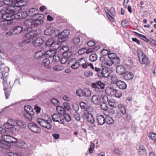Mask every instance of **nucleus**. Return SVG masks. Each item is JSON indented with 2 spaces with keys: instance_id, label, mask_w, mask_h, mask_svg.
I'll use <instances>...</instances> for the list:
<instances>
[{
  "instance_id": "obj_1",
  "label": "nucleus",
  "mask_w": 156,
  "mask_h": 156,
  "mask_svg": "<svg viewBox=\"0 0 156 156\" xmlns=\"http://www.w3.org/2000/svg\"><path fill=\"white\" fill-rule=\"evenodd\" d=\"M24 4L20 5V6H10L7 9H4L2 10L3 16L4 18H8L7 20L12 22V20L15 19H21L25 18L26 14L24 12H20L16 14L14 13L16 11L21 10L23 7Z\"/></svg>"
},
{
  "instance_id": "obj_2",
  "label": "nucleus",
  "mask_w": 156,
  "mask_h": 156,
  "mask_svg": "<svg viewBox=\"0 0 156 156\" xmlns=\"http://www.w3.org/2000/svg\"><path fill=\"white\" fill-rule=\"evenodd\" d=\"M41 30L39 28H37L33 31H25L26 36L24 38V41L27 43L30 42L34 37L37 36L41 32Z\"/></svg>"
},
{
  "instance_id": "obj_3",
  "label": "nucleus",
  "mask_w": 156,
  "mask_h": 156,
  "mask_svg": "<svg viewBox=\"0 0 156 156\" xmlns=\"http://www.w3.org/2000/svg\"><path fill=\"white\" fill-rule=\"evenodd\" d=\"M24 109L23 116L29 121H31L33 119V117L34 115V112L33 108L30 106L27 105L25 106Z\"/></svg>"
},
{
  "instance_id": "obj_4",
  "label": "nucleus",
  "mask_w": 156,
  "mask_h": 156,
  "mask_svg": "<svg viewBox=\"0 0 156 156\" xmlns=\"http://www.w3.org/2000/svg\"><path fill=\"white\" fill-rule=\"evenodd\" d=\"M9 71V68L7 67H5L3 68H0V78L1 79H3L4 81L2 82V83L4 87L5 86L6 84H7L8 87H9L7 84V77H5V76H8V72Z\"/></svg>"
},
{
  "instance_id": "obj_5",
  "label": "nucleus",
  "mask_w": 156,
  "mask_h": 156,
  "mask_svg": "<svg viewBox=\"0 0 156 156\" xmlns=\"http://www.w3.org/2000/svg\"><path fill=\"white\" fill-rule=\"evenodd\" d=\"M37 121L39 125L44 128L50 129L51 128V123L52 121L50 118H48L46 120L41 118H37Z\"/></svg>"
},
{
  "instance_id": "obj_6",
  "label": "nucleus",
  "mask_w": 156,
  "mask_h": 156,
  "mask_svg": "<svg viewBox=\"0 0 156 156\" xmlns=\"http://www.w3.org/2000/svg\"><path fill=\"white\" fill-rule=\"evenodd\" d=\"M24 25L27 27L26 28L24 29V31H33L31 27H35L37 25H35L34 24V20L31 19H28L26 20L24 22Z\"/></svg>"
},
{
  "instance_id": "obj_7",
  "label": "nucleus",
  "mask_w": 156,
  "mask_h": 156,
  "mask_svg": "<svg viewBox=\"0 0 156 156\" xmlns=\"http://www.w3.org/2000/svg\"><path fill=\"white\" fill-rule=\"evenodd\" d=\"M2 10H1V13L2 14V17L4 20H1L0 22V27L2 28V29L4 30H7V26L11 24L12 22L10 21L9 20H7L8 18L5 19L3 17V14L2 12Z\"/></svg>"
},
{
  "instance_id": "obj_8",
  "label": "nucleus",
  "mask_w": 156,
  "mask_h": 156,
  "mask_svg": "<svg viewBox=\"0 0 156 156\" xmlns=\"http://www.w3.org/2000/svg\"><path fill=\"white\" fill-rule=\"evenodd\" d=\"M44 17V15L43 14H39L38 12H37L36 14L35 15L34 19V24L35 25L38 26L43 23V19Z\"/></svg>"
},
{
  "instance_id": "obj_9",
  "label": "nucleus",
  "mask_w": 156,
  "mask_h": 156,
  "mask_svg": "<svg viewBox=\"0 0 156 156\" xmlns=\"http://www.w3.org/2000/svg\"><path fill=\"white\" fill-rule=\"evenodd\" d=\"M37 9L35 8H32L27 9L24 12L26 14V17L29 16L31 17L32 18L34 19L35 15L36 14L37 12H38Z\"/></svg>"
},
{
  "instance_id": "obj_10",
  "label": "nucleus",
  "mask_w": 156,
  "mask_h": 156,
  "mask_svg": "<svg viewBox=\"0 0 156 156\" xmlns=\"http://www.w3.org/2000/svg\"><path fill=\"white\" fill-rule=\"evenodd\" d=\"M28 127L34 133H39L41 131L40 128L37 125L34 123H30L28 124Z\"/></svg>"
},
{
  "instance_id": "obj_11",
  "label": "nucleus",
  "mask_w": 156,
  "mask_h": 156,
  "mask_svg": "<svg viewBox=\"0 0 156 156\" xmlns=\"http://www.w3.org/2000/svg\"><path fill=\"white\" fill-rule=\"evenodd\" d=\"M102 99H103L104 102L101 103V108L102 109L108 113L109 112L108 109V105L105 103L106 102L108 101V98L107 96H104L103 97Z\"/></svg>"
},
{
  "instance_id": "obj_12",
  "label": "nucleus",
  "mask_w": 156,
  "mask_h": 156,
  "mask_svg": "<svg viewBox=\"0 0 156 156\" xmlns=\"http://www.w3.org/2000/svg\"><path fill=\"white\" fill-rule=\"evenodd\" d=\"M84 116L87 121L91 124H94L95 122V119L93 115L89 112H85Z\"/></svg>"
},
{
  "instance_id": "obj_13",
  "label": "nucleus",
  "mask_w": 156,
  "mask_h": 156,
  "mask_svg": "<svg viewBox=\"0 0 156 156\" xmlns=\"http://www.w3.org/2000/svg\"><path fill=\"white\" fill-rule=\"evenodd\" d=\"M12 30L14 33V34H16L23 33L25 32L24 31V30H23V27L20 26L14 27Z\"/></svg>"
},
{
  "instance_id": "obj_14",
  "label": "nucleus",
  "mask_w": 156,
  "mask_h": 156,
  "mask_svg": "<svg viewBox=\"0 0 156 156\" xmlns=\"http://www.w3.org/2000/svg\"><path fill=\"white\" fill-rule=\"evenodd\" d=\"M56 52V50L55 48L51 49L50 51L44 52V56H46V58H51L55 54Z\"/></svg>"
},
{
  "instance_id": "obj_15",
  "label": "nucleus",
  "mask_w": 156,
  "mask_h": 156,
  "mask_svg": "<svg viewBox=\"0 0 156 156\" xmlns=\"http://www.w3.org/2000/svg\"><path fill=\"white\" fill-rule=\"evenodd\" d=\"M97 121L98 124L102 125L105 122V118L103 115H97Z\"/></svg>"
},
{
  "instance_id": "obj_16",
  "label": "nucleus",
  "mask_w": 156,
  "mask_h": 156,
  "mask_svg": "<svg viewBox=\"0 0 156 156\" xmlns=\"http://www.w3.org/2000/svg\"><path fill=\"white\" fill-rule=\"evenodd\" d=\"M13 2L14 6H20V5L24 4L23 7L27 5L28 3L27 2L23 1V0H11Z\"/></svg>"
},
{
  "instance_id": "obj_17",
  "label": "nucleus",
  "mask_w": 156,
  "mask_h": 156,
  "mask_svg": "<svg viewBox=\"0 0 156 156\" xmlns=\"http://www.w3.org/2000/svg\"><path fill=\"white\" fill-rule=\"evenodd\" d=\"M68 63L69 64L73 63L71 65V68L73 69H76L79 67V65L76 59L75 58H72L71 60L69 61Z\"/></svg>"
},
{
  "instance_id": "obj_18",
  "label": "nucleus",
  "mask_w": 156,
  "mask_h": 156,
  "mask_svg": "<svg viewBox=\"0 0 156 156\" xmlns=\"http://www.w3.org/2000/svg\"><path fill=\"white\" fill-rule=\"evenodd\" d=\"M56 42L53 38H50L46 41L45 45L47 47H54L56 45Z\"/></svg>"
},
{
  "instance_id": "obj_19",
  "label": "nucleus",
  "mask_w": 156,
  "mask_h": 156,
  "mask_svg": "<svg viewBox=\"0 0 156 156\" xmlns=\"http://www.w3.org/2000/svg\"><path fill=\"white\" fill-rule=\"evenodd\" d=\"M63 33H60L58 30H57L55 36L58 37V41L59 42H61L63 41H64L66 38L65 35Z\"/></svg>"
},
{
  "instance_id": "obj_20",
  "label": "nucleus",
  "mask_w": 156,
  "mask_h": 156,
  "mask_svg": "<svg viewBox=\"0 0 156 156\" xmlns=\"http://www.w3.org/2000/svg\"><path fill=\"white\" fill-rule=\"evenodd\" d=\"M78 63L79 66H81L82 68L85 69L87 68V63L86 60L84 58H82L78 60Z\"/></svg>"
},
{
  "instance_id": "obj_21",
  "label": "nucleus",
  "mask_w": 156,
  "mask_h": 156,
  "mask_svg": "<svg viewBox=\"0 0 156 156\" xmlns=\"http://www.w3.org/2000/svg\"><path fill=\"white\" fill-rule=\"evenodd\" d=\"M126 71V69L123 66H117L116 67V72L119 75H122L124 74Z\"/></svg>"
},
{
  "instance_id": "obj_22",
  "label": "nucleus",
  "mask_w": 156,
  "mask_h": 156,
  "mask_svg": "<svg viewBox=\"0 0 156 156\" xmlns=\"http://www.w3.org/2000/svg\"><path fill=\"white\" fill-rule=\"evenodd\" d=\"M116 86L120 89L124 90L127 87V85L126 83L122 81L119 80L117 82Z\"/></svg>"
},
{
  "instance_id": "obj_23",
  "label": "nucleus",
  "mask_w": 156,
  "mask_h": 156,
  "mask_svg": "<svg viewBox=\"0 0 156 156\" xmlns=\"http://www.w3.org/2000/svg\"><path fill=\"white\" fill-rule=\"evenodd\" d=\"M108 104L109 106L114 108L118 107L119 104L117 101H115L113 99H110L108 101Z\"/></svg>"
},
{
  "instance_id": "obj_24",
  "label": "nucleus",
  "mask_w": 156,
  "mask_h": 156,
  "mask_svg": "<svg viewBox=\"0 0 156 156\" xmlns=\"http://www.w3.org/2000/svg\"><path fill=\"white\" fill-rule=\"evenodd\" d=\"M44 43V40L41 37H37L33 42L34 45L36 47L39 46Z\"/></svg>"
},
{
  "instance_id": "obj_25",
  "label": "nucleus",
  "mask_w": 156,
  "mask_h": 156,
  "mask_svg": "<svg viewBox=\"0 0 156 156\" xmlns=\"http://www.w3.org/2000/svg\"><path fill=\"white\" fill-rule=\"evenodd\" d=\"M91 101L95 104L98 105L100 103L101 98L97 95H94L92 97Z\"/></svg>"
},
{
  "instance_id": "obj_26",
  "label": "nucleus",
  "mask_w": 156,
  "mask_h": 156,
  "mask_svg": "<svg viewBox=\"0 0 156 156\" xmlns=\"http://www.w3.org/2000/svg\"><path fill=\"white\" fill-rule=\"evenodd\" d=\"M56 30H53L51 28H48L44 31V34L47 35L55 36Z\"/></svg>"
},
{
  "instance_id": "obj_27",
  "label": "nucleus",
  "mask_w": 156,
  "mask_h": 156,
  "mask_svg": "<svg viewBox=\"0 0 156 156\" xmlns=\"http://www.w3.org/2000/svg\"><path fill=\"white\" fill-rule=\"evenodd\" d=\"M44 56V51L41 50L37 51L35 54L34 56L36 59H39Z\"/></svg>"
},
{
  "instance_id": "obj_28",
  "label": "nucleus",
  "mask_w": 156,
  "mask_h": 156,
  "mask_svg": "<svg viewBox=\"0 0 156 156\" xmlns=\"http://www.w3.org/2000/svg\"><path fill=\"white\" fill-rule=\"evenodd\" d=\"M3 2V4H4L5 5H8V6L5 7H4L1 10H4V9H7L8 7L10 6H14V5H13V2L11 0H3V2Z\"/></svg>"
},
{
  "instance_id": "obj_29",
  "label": "nucleus",
  "mask_w": 156,
  "mask_h": 156,
  "mask_svg": "<svg viewBox=\"0 0 156 156\" xmlns=\"http://www.w3.org/2000/svg\"><path fill=\"white\" fill-rule=\"evenodd\" d=\"M62 56H65L67 59H68V62L69 60H71L73 58V53L71 51H69L66 52L62 55Z\"/></svg>"
},
{
  "instance_id": "obj_30",
  "label": "nucleus",
  "mask_w": 156,
  "mask_h": 156,
  "mask_svg": "<svg viewBox=\"0 0 156 156\" xmlns=\"http://www.w3.org/2000/svg\"><path fill=\"white\" fill-rule=\"evenodd\" d=\"M124 74V78L126 80H131L133 77V74L130 72H126Z\"/></svg>"
},
{
  "instance_id": "obj_31",
  "label": "nucleus",
  "mask_w": 156,
  "mask_h": 156,
  "mask_svg": "<svg viewBox=\"0 0 156 156\" xmlns=\"http://www.w3.org/2000/svg\"><path fill=\"white\" fill-rule=\"evenodd\" d=\"M69 47L66 46L59 48L58 49V50L59 51V53L61 54H62V55H63L64 53L69 51Z\"/></svg>"
},
{
  "instance_id": "obj_32",
  "label": "nucleus",
  "mask_w": 156,
  "mask_h": 156,
  "mask_svg": "<svg viewBox=\"0 0 156 156\" xmlns=\"http://www.w3.org/2000/svg\"><path fill=\"white\" fill-rule=\"evenodd\" d=\"M112 93L115 94V97L117 98H120L122 96V93L120 90L117 89H112Z\"/></svg>"
},
{
  "instance_id": "obj_33",
  "label": "nucleus",
  "mask_w": 156,
  "mask_h": 156,
  "mask_svg": "<svg viewBox=\"0 0 156 156\" xmlns=\"http://www.w3.org/2000/svg\"><path fill=\"white\" fill-rule=\"evenodd\" d=\"M110 78V82L112 83H115L116 84L117 82L119 80H118L117 76L115 74L111 75Z\"/></svg>"
},
{
  "instance_id": "obj_34",
  "label": "nucleus",
  "mask_w": 156,
  "mask_h": 156,
  "mask_svg": "<svg viewBox=\"0 0 156 156\" xmlns=\"http://www.w3.org/2000/svg\"><path fill=\"white\" fill-rule=\"evenodd\" d=\"M118 108L120 112L123 114L125 115L126 113V110L125 107L121 104H119Z\"/></svg>"
},
{
  "instance_id": "obj_35",
  "label": "nucleus",
  "mask_w": 156,
  "mask_h": 156,
  "mask_svg": "<svg viewBox=\"0 0 156 156\" xmlns=\"http://www.w3.org/2000/svg\"><path fill=\"white\" fill-rule=\"evenodd\" d=\"M133 33L135 35H138L141 39L146 42H149V39H148L145 36L139 34L136 32L134 31Z\"/></svg>"
},
{
  "instance_id": "obj_36",
  "label": "nucleus",
  "mask_w": 156,
  "mask_h": 156,
  "mask_svg": "<svg viewBox=\"0 0 156 156\" xmlns=\"http://www.w3.org/2000/svg\"><path fill=\"white\" fill-rule=\"evenodd\" d=\"M101 74L102 77L105 78H107L110 76V74L108 71L107 70L104 69H103L101 70Z\"/></svg>"
},
{
  "instance_id": "obj_37",
  "label": "nucleus",
  "mask_w": 156,
  "mask_h": 156,
  "mask_svg": "<svg viewBox=\"0 0 156 156\" xmlns=\"http://www.w3.org/2000/svg\"><path fill=\"white\" fill-rule=\"evenodd\" d=\"M2 138L6 142L8 143H10L11 141V138L12 136L7 135H2Z\"/></svg>"
},
{
  "instance_id": "obj_38",
  "label": "nucleus",
  "mask_w": 156,
  "mask_h": 156,
  "mask_svg": "<svg viewBox=\"0 0 156 156\" xmlns=\"http://www.w3.org/2000/svg\"><path fill=\"white\" fill-rule=\"evenodd\" d=\"M91 95V92L90 90L87 88L83 89V97H89Z\"/></svg>"
},
{
  "instance_id": "obj_39",
  "label": "nucleus",
  "mask_w": 156,
  "mask_h": 156,
  "mask_svg": "<svg viewBox=\"0 0 156 156\" xmlns=\"http://www.w3.org/2000/svg\"><path fill=\"white\" fill-rule=\"evenodd\" d=\"M139 61L141 64H147L149 62V60L147 56L146 55L142 58L141 59H140Z\"/></svg>"
},
{
  "instance_id": "obj_40",
  "label": "nucleus",
  "mask_w": 156,
  "mask_h": 156,
  "mask_svg": "<svg viewBox=\"0 0 156 156\" xmlns=\"http://www.w3.org/2000/svg\"><path fill=\"white\" fill-rule=\"evenodd\" d=\"M91 87L96 92H99L100 91V88L97 84V82L92 83L91 84Z\"/></svg>"
},
{
  "instance_id": "obj_41",
  "label": "nucleus",
  "mask_w": 156,
  "mask_h": 156,
  "mask_svg": "<svg viewBox=\"0 0 156 156\" xmlns=\"http://www.w3.org/2000/svg\"><path fill=\"white\" fill-rule=\"evenodd\" d=\"M105 121L106 123L109 125L113 124L114 122V120L110 117H106Z\"/></svg>"
},
{
  "instance_id": "obj_42",
  "label": "nucleus",
  "mask_w": 156,
  "mask_h": 156,
  "mask_svg": "<svg viewBox=\"0 0 156 156\" xmlns=\"http://www.w3.org/2000/svg\"><path fill=\"white\" fill-rule=\"evenodd\" d=\"M76 94L80 97H83V89H79L76 90Z\"/></svg>"
},
{
  "instance_id": "obj_43",
  "label": "nucleus",
  "mask_w": 156,
  "mask_h": 156,
  "mask_svg": "<svg viewBox=\"0 0 156 156\" xmlns=\"http://www.w3.org/2000/svg\"><path fill=\"white\" fill-rule=\"evenodd\" d=\"M97 55L96 54H92L89 56V59L91 62H94L97 59Z\"/></svg>"
},
{
  "instance_id": "obj_44",
  "label": "nucleus",
  "mask_w": 156,
  "mask_h": 156,
  "mask_svg": "<svg viewBox=\"0 0 156 156\" xmlns=\"http://www.w3.org/2000/svg\"><path fill=\"white\" fill-rule=\"evenodd\" d=\"M63 69V67L60 65L55 66L53 67V69L55 71H60Z\"/></svg>"
},
{
  "instance_id": "obj_45",
  "label": "nucleus",
  "mask_w": 156,
  "mask_h": 156,
  "mask_svg": "<svg viewBox=\"0 0 156 156\" xmlns=\"http://www.w3.org/2000/svg\"><path fill=\"white\" fill-rule=\"evenodd\" d=\"M7 122L12 128L16 125V121L12 119H9Z\"/></svg>"
},
{
  "instance_id": "obj_46",
  "label": "nucleus",
  "mask_w": 156,
  "mask_h": 156,
  "mask_svg": "<svg viewBox=\"0 0 156 156\" xmlns=\"http://www.w3.org/2000/svg\"><path fill=\"white\" fill-rule=\"evenodd\" d=\"M112 62L113 64H114L115 65L119 64L120 63V60L118 57L117 56L114 59H112Z\"/></svg>"
},
{
  "instance_id": "obj_47",
  "label": "nucleus",
  "mask_w": 156,
  "mask_h": 156,
  "mask_svg": "<svg viewBox=\"0 0 156 156\" xmlns=\"http://www.w3.org/2000/svg\"><path fill=\"white\" fill-rule=\"evenodd\" d=\"M63 109L64 112L66 111H69L71 108L69 106V103L67 102H65L63 103Z\"/></svg>"
},
{
  "instance_id": "obj_48",
  "label": "nucleus",
  "mask_w": 156,
  "mask_h": 156,
  "mask_svg": "<svg viewBox=\"0 0 156 156\" xmlns=\"http://www.w3.org/2000/svg\"><path fill=\"white\" fill-rule=\"evenodd\" d=\"M137 51L139 60L140 61V59H141L142 58L144 57L146 55L140 50H138Z\"/></svg>"
},
{
  "instance_id": "obj_49",
  "label": "nucleus",
  "mask_w": 156,
  "mask_h": 156,
  "mask_svg": "<svg viewBox=\"0 0 156 156\" xmlns=\"http://www.w3.org/2000/svg\"><path fill=\"white\" fill-rule=\"evenodd\" d=\"M97 84L98 85L100 89H103L105 88V84L104 83L101 82V81L97 82Z\"/></svg>"
},
{
  "instance_id": "obj_50",
  "label": "nucleus",
  "mask_w": 156,
  "mask_h": 156,
  "mask_svg": "<svg viewBox=\"0 0 156 156\" xmlns=\"http://www.w3.org/2000/svg\"><path fill=\"white\" fill-rule=\"evenodd\" d=\"M84 75L85 77H89L92 76L93 75V73L90 71H87L84 72Z\"/></svg>"
},
{
  "instance_id": "obj_51",
  "label": "nucleus",
  "mask_w": 156,
  "mask_h": 156,
  "mask_svg": "<svg viewBox=\"0 0 156 156\" xmlns=\"http://www.w3.org/2000/svg\"><path fill=\"white\" fill-rule=\"evenodd\" d=\"M86 48H82L80 49L78 52V54L79 55L86 54Z\"/></svg>"
},
{
  "instance_id": "obj_52",
  "label": "nucleus",
  "mask_w": 156,
  "mask_h": 156,
  "mask_svg": "<svg viewBox=\"0 0 156 156\" xmlns=\"http://www.w3.org/2000/svg\"><path fill=\"white\" fill-rule=\"evenodd\" d=\"M148 137L151 140H154V142L156 143L155 141L156 140V134L154 133H150L148 135Z\"/></svg>"
},
{
  "instance_id": "obj_53",
  "label": "nucleus",
  "mask_w": 156,
  "mask_h": 156,
  "mask_svg": "<svg viewBox=\"0 0 156 156\" xmlns=\"http://www.w3.org/2000/svg\"><path fill=\"white\" fill-rule=\"evenodd\" d=\"M80 41V39L79 37H76L73 39L72 41V42L75 44H78Z\"/></svg>"
},
{
  "instance_id": "obj_54",
  "label": "nucleus",
  "mask_w": 156,
  "mask_h": 156,
  "mask_svg": "<svg viewBox=\"0 0 156 156\" xmlns=\"http://www.w3.org/2000/svg\"><path fill=\"white\" fill-rule=\"evenodd\" d=\"M52 120L54 121H58V120L57 119H60V117L59 116L56 114H54L52 115Z\"/></svg>"
},
{
  "instance_id": "obj_55",
  "label": "nucleus",
  "mask_w": 156,
  "mask_h": 156,
  "mask_svg": "<svg viewBox=\"0 0 156 156\" xmlns=\"http://www.w3.org/2000/svg\"><path fill=\"white\" fill-rule=\"evenodd\" d=\"M52 60L53 62H57L60 60L61 59V58L59 56L55 55V54L52 57Z\"/></svg>"
},
{
  "instance_id": "obj_56",
  "label": "nucleus",
  "mask_w": 156,
  "mask_h": 156,
  "mask_svg": "<svg viewBox=\"0 0 156 156\" xmlns=\"http://www.w3.org/2000/svg\"><path fill=\"white\" fill-rule=\"evenodd\" d=\"M105 62V64L109 66H111L113 64L112 60L110 58H109L108 59H107L106 61Z\"/></svg>"
},
{
  "instance_id": "obj_57",
  "label": "nucleus",
  "mask_w": 156,
  "mask_h": 156,
  "mask_svg": "<svg viewBox=\"0 0 156 156\" xmlns=\"http://www.w3.org/2000/svg\"><path fill=\"white\" fill-rule=\"evenodd\" d=\"M108 57L109 58L112 60L117 57V55L114 53H110V52H109L108 55Z\"/></svg>"
},
{
  "instance_id": "obj_58",
  "label": "nucleus",
  "mask_w": 156,
  "mask_h": 156,
  "mask_svg": "<svg viewBox=\"0 0 156 156\" xmlns=\"http://www.w3.org/2000/svg\"><path fill=\"white\" fill-rule=\"evenodd\" d=\"M43 62L45 66H47L50 64V61L48 58H46L43 60Z\"/></svg>"
},
{
  "instance_id": "obj_59",
  "label": "nucleus",
  "mask_w": 156,
  "mask_h": 156,
  "mask_svg": "<svg viewBox=\"0 0 156 156\" xmlns=\"http://www.w3.org/2000/svg\"><path fill=\"white\" fill-rule=\"evenodd\" d=\"M63 108V107L61 106H58L56 108V110L58 113L62 114V112H64Z\"/></svg>"
},
{
  "instance_id": "obj_60",
  "label": "nucleus",
  "mask_w": 156,
  "mask_h": 156,
  "mask_svg": "<svg viewBox=\"0 0 156 156\" xmlns=\"http://www.w3.org/2000/svg\"><path fill=\"white\" fill-rule=\"evenodd\" d=\"M68 59L65 56H62V58L60 60V63L62 64H65L66 63Z\"/></svg>"
},
{
  "instance_id": "obj_61",
  "label": "nucleus",
  "mask_w": 156,
  "mask_h": 156,
  "mask_svg": "<svg viewBox=\"0 0 156 156\" xmlns=\"http://www.w3.org/2000/svg\"><path fill=\"white\" fill-rule=\"evenodd\" d=\"M74 118L77 121H80V115L77 113L76 112L74 114Z\"/></svg>"
},
{
  "instance_id": "obj_62",
  "label": "nucleus",
  "mask_w": 156,
  "mask_h": 156,
  "mask_svg": "<svg viewBox=\"0 0 156 156\" xmlns=\"http://www.w3.org/2000/svg\"><path fill=\"white\" fill-rule=\"evenodd\" d=\"M80 105L81 107L83 109H85L87 108V105L85 102H80Z\"/></svg>"
},
{
  "instance_id": "obj_63",
  "label": "nucleus",
  "mask_w": 156,
  "mask_h": 156,
  "mask_svg": "<svg viewBox=\"0 0 156 156\" xmlns=\"http://www.w3.org/2000/svg\"><path fill=\"white\" fill-rule=\"evenodd\" d=\"M94 147V144H91L90 146V147L89 149V151L90 153H92L93 152V150Z\"/></svg>"
},
{
  "instance_id": "obj_64",
  "label": "nucleus",
  "mask_w": 156,
  "mask_h": 156,
  "mask_svg": "<svg viewBox=\"0 0 156 156\" xmlns=\"http://www.w3.org/2000/svg\"><path fill=\"white\" fill-rule=\"evenodd\" d=\"M62 33H63L64 35H65L66 37V38L67 37L69 34L70 31L68 30H63L62 32Z\"/></svg>"
}]
</instances>
